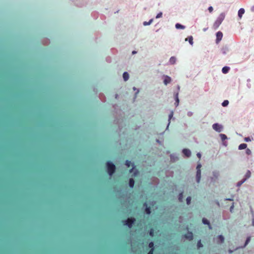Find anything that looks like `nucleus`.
<instances>
[{
    "mask_svg": "<svg viewBox=\"0 0 254 254\" xmlns=\"http://www.w3.org/2000/svg\"><path fill=\"white\" fill-rule=\"evenodd\" d=\"M225 17V14L223 12L220 14L216 20L213 24V27L214 29H216L219 27V26L222 23V21L224 20Z\"/></svg>",
    "mask_w": 254,
    "mask_h": 254,
    "instance_id": "f257e3e1",
    "label": "nucleus"
},
{
    "mask_svg": "<svg viewBox=\"0 0 254 254\" xmlns=\"http://www.w3.org/2000/svg\"><path fill=\"white\" fill-rule=\"evenodd\" d=\"M106 165L109 174L110 176L112 175L115 171V165L110 161H108L106 163Z\"/></svg>",
    "mask_w": 254,
    "mask_h": 254,
    "instance_id": "f03ea898",
    "label": "nucleus"
},
{
    "mask_svg": "<svg viewBox=\"0 0 254 254\" xmlns=\"http://www.w3.org/2000/svg\"><path fill=\"white\" fill-rule=\"evenodd\" d=\"M135 221V218L131 217L127 218V220L125 221H123V222L124 225L127 226L129 228H131L132 226V224L134 223Z\"/></svg>",
    "mask_w": 254,
    "mask_h": 254,
    "instance_id": "7ed1b4c3",
    "label": "nucleus"
},
{
    "mask_svg": "<svg viewBox=\"0 0 254 254\" xmlns=\"http://www.w3.org/2000/svg\"><path fill=\"white\" fill-rule=\"evenodd\" d=\"M201 167V165L199 164L197 165V167H196V182L197 183H199L200 181V179H201V170H200V168Z\"/></svg>",
    "mask_w": 254,
    "mask_h": 254,
    "instance_id": "20e7f679",
    "label": "nucleus"
},
{
    "mask_svg": "<svg viewBox=\"0 0 254 254\" xmlns=\"http://www.w3.org/2000/svg\"><path fill=\"white\" fill-rule=\"evenodd\" d=\"M180 89V87L179 85L177 86V91L174 93V97L175 99V104L176 106H178L179 104V92Z\"/></svg>",
    "mask_w": 254,
    "mask_h": 254,
    "instance_id": "39448f33",
    "label": "nucleus"
},
{
    "mask_svg": "<svg viewBox=\"0 0 254 254\" xmlns=\"http://www.w3.org/2000/svg\"><path fill=\"white\" fill-rule=\"evenodd\" d=\"M223 37V33L221 31H218L216 33V43L217 44L219 43L220 41L222 40Z\"/></svg>",
    "mask_w": 254,
    "mask_h": 254,
    "instance_id": "423d86ee",
    "label": "nucleus"
},
{
    "mask_svg": "<svg viewBox=\"0 0 254 254\" xmlns=\"http://www.w3.org/2000/svg\"><path fill=\"white\" fill-rule=\"evenodd\" d=\"M212 127L215 130L219 132L221 131L222 128V126L217 123L214 124L212 126Z\"/></svg>",
    "mask_w": 254,
    "mask_h": 254,
    "instance_id": "0eeeda50",
    "label": "nucleus"
},
{
    "mask_svg": "<svg viewBox=\"0 0 254 254\" xmlns=\"http://www.w3.org/2000/svg\"><path fill=\"white\" fill-rule=\"evenodd\" d=\"M164 79L163 81L164 84L167 85L168 83H170L171 81V78L168 75H164Z\"/></svg>",
    "mask_w": 254,
    "mask_h": 254,
    "instance_id": "6e6552de",
    "label": "nucleus"
},
{
    "mask_svg": "<svg viewBox=\"0 0 254 254\" xmlns=\"http://www.w3.org/2000/svg\"><path fill=\"white\" fill-rule=\"evenodd\" d=\"M184 237L190 241L193 239V234L191 232H189L184 235Z\"/></svg>",
    "mask_w": 254,
    "mask_h": 254,
    "instance_id": "1a4fd4ad",
    "label": "nucleus"
},
{
    "mask_svg": "<svg viewBox=\"0 0 254 254\" xmlns=\"http://www.w3.org/2000/svg\"><path fill=\"white\" fill-rule=\"evenodd\" d=\"M143 206L145 207V212L147 214L149 215L151 213V208L150 206H147L146 202L143 203Z\"/></svg>",
    "mask_w": 254,
    "mask_h": 254,
    "instance_id": "9d476101",
    "label": "nucleus"
},
{
    "mask_svg": "<svg viewBox=\"0 0 254 254\" xmlns=\"http://www.w3.org/2000/svg\"><path fill=\"white\" fill-rule=\"evenodd\" d=\"M183 153L186 156L188 157H190L191 155V152L188 149H184L183 150Z\"/></svg>",
    "mask_w": 254,
    "mask_h": 254,
    "instance_id": "9b49d317",
    "label": "nucleus"
},
{
    "mask_svg": "<svg viewBox=\"0 0 254 254\" xmlns=\"http://www.w3.org/2000/svg\"><path fill=\"white\" fill-rule=\"evenodd\" d=\"M245 13V9L243 8H240L238 11V16L241 18L243 14Z\"/></svg>",
    "mask_w": 254,
    "mask_h": 254,
    "instance_id": "f8f14e48",
    "label": "nucleus"
},
{
    "mask_svg": "<svg viewBox=\"0 0 254 254\" xmlns=\"http://www.w3.org/2000/svg\"><path fill=\"white\" fill-rule=\"evenodd\" d=\"M186 41H189V42L190 43V44L191 45H193V37L192 36H189L188 38H187L186 39H185Z\"/></svg>",
    "mask_w": 254,
    "mask_h": 254,
    "instance_id": "ddd939ff",
    "label": "nucleus"
},
{
    "mask_svg": "<svg viewBox=\"0 0 254 254\" xmlns=\"http://www.w3.org/2000/svg\"><path fill=\"white\" fill-rule=\"evenodd\" d=\"M230 67L228 66H224L222 68V71L223 73L226 74L228 72Z\"/></svg>",
    "mask_w": 254,
    "mask_h": 254,
    "instance_id": "4468645a",
    "label": "nucleus"
},
{
    "mask_svg": "<svg viewBox=\"0 0 254 254\" xmlns=\"http://www.w3.org/2000/svg\"><path fill=\"white\" fill-rule=\"evenodd\" d=\"M123 78L125 81H127L129 78V74L127 72L123 73Z\"/></svg>",
    "mask_w": 254,
    "mask_h": 254,
    "instance_id": "2eb2a0df",
    "label": "nucleus"
},
{
    "mask_svg": "<svg viewBox=\"0 0 254 254\" xmlns=\"http://www.w3.org/2000/svg\"><path fill=\"white\" fill-rule=\"evenodd\" d=\"M202 222L204 224H207L209 226V227L210 229H211V226H210V223L209 222V221L208 220H207L205 218H203L202 219Z\"/></svg>",
    "mask_w": 254,
    "mask_h": 254,
    "instance_id": "dca6fc26",
    "label": "nucleus"
},
{
    "mask_svg": "<svg viewBox=\"0 0 254 254\" xmlns=\"http://www.w3.org/2000/svg\"><path fill=\"white\" fill-rule=\"evenodd\" d=\"M176 61V59L175 57H172L170 59L169 62L171 64H175Z\"/></svg>",
    "mask_w": 254,
    "mask_h": 254,
    "instance_id": "f3484780",
    "label": "nucleus"
},
{
    "mask_svg": "<svg viewBox=\"0 0 254 254\" xmlns=\"http://www.w3.org/2000/svg\"><path fill=\"white\" fill-rule=\"evenodd\" d=\"M247 144L242 143V144H240V145L239 146V149H240V150L244 149H246L247 148Z\"/></svg>",
    "mask_w": 254,
    "mask_h": 254,
    "instance_id": "a211bd4d",
    "label": "nucleus"
},
{
    "mask_svg": "<svg viewBox=\"0 0 254 254\" xmlns=\"http://www.w3.org/2000/svg\"><path fill=\"white\" fill-rule=\"evenodd\" d=\"M134 185V181L132 178H131L129 180V186L130 188H132Z\"/></svg>",
    "mask_w": 254,
    "mask_h": 254,
    "instance_id": "6ab92c4d",
    "label": "nucleus"
},
{
    "mask_svg": "<svg viewBox=\"0 0 254 254\" xmlns=\"http://www.w3.org/2000/svg\"><path fill=\"white\" fill-rule=\"evenodd\" d=\"M175 27L177 29H185V26H184V25H181V24L180 23H177L176 25H175Z\"/></svg>",
    "mask_w": 254,
    "mask_h": 254,
    "instance_id": "aec40b11",
    "label": "nucleus"
},
{
    "mask_svg": "<svg viewBox=\"0 0 254 254\" xmlns=\"http://www.w3.org/2000/svg\"><path fill=\"white\" fill-rule=\"evenodd\" d=\"M127 167H130V166L131 165L132 166V169L133 168L134 165L131 163V162L129 160H127L125 163Z\"/></svg>",
    "mask_w": 254,
    "mask_h": 254,
    "instance_id": "412c9836",
    "label": "nucleus"
},
{
    "mask_svg": "<svg viewBox=\"0 0 254 254\" xmlns=\"http://www.w3.org/2000/svg\"><path fill=\"white\" fill-rule=\"evenodd\" d=\"M246 181V179H243L241 181H239L238 182L237 186V187H240L244 183H245Z\"/></svg>",
    "mask_w": 254,
    "mask_h": 254,
    "instance_id": "4be33fe9",
    "label": "nucleus"
},
{
    "mask_svg": "<svg viewBox=\"0 0 254 254\" xmlns=\"http://www.w3.org/2000/svg\"><path fill=\"white\" fill-rule=\"evenodd\" d=\"M251 176V172L250 171L248 170L245 175V179H246V180H247L248 179L250 178Z\"/></svg>",
    "mask_w": 254,
    "mask_h": 254,
    "instance_id": "5701e85b",
    "label": "nucleus"
},
{
    "mask_svg": "<svg viewBox=\"0 0 254 254\" xmlns=\"http://www.w3.org/2000/svg\"><path fill=\"white\" fill-rule=\"evenodd\" d=\"M148 247L150 248V249H152L153 251H154V244L153 242H150L149 243Z\"/></svg>",
    "mask_w": 254,
    "mask_h": 254,
    "instance_id": "b1692460",
    "label": "nucleus"
},
{
    "mask_svg": "<svg viewBox=\"0 0 254 254\" xmlns=\"http://www.w3.org/2000/svg\"><path fill=\"white\" fill-rule=\"evenodd\" d=\"M220 136L222 141H224L227 138V136L224 134H220Z\"/></svg>",
    "mask_w": 254,
    "mask_h": 254,
    "instance_id": "393cba45",
    "label": "nucleus"
},
{
    "mask_svg": "<svg viewBox=\"0 0 254 254\" xmlns=\"http://www.w3.org/2000/svg\"><path fill=\"white\" fill-rule=\"evenodd\" d=\"M153 21V19H150L148 22L144 21L143 22V25L147 26L150 25Z\"/></svg>",
    "mask_w": 254,
    "mask_h": 254,
    "instance_id": "a878e982",
    "label": "nucleus"
},
{
    "mask_svg": "<svg viewBox=\"0 0 254 254\" xmlns=\"http://www.w3.org/2000/svg\"><path fill=\"white\" fill-rule=\"evenodd\" d=\"M218 239L220 241L221 243H223L224 241V238L222 235H219L218 237Z\"/></svg>",
    "mask_w": 254,
    "mask_h": 254,
    "instance_id": "bb28decb",
    "label": "nucleus"
},
{
    "mask_svg": "<svg viewBox=\"0 0 254 254\" xmlns=\"http://www.w3.org/2000/svg\"><path fill=\"white\" fill-rule=\"evenodd\" d=\"M229 104V101L228 100H224L223 103H222V105L223 107H226Z\"/></svg>",
    "mask_w": 254,
    "mask_h": 254,
    "instance_id": "cd10ccee",
    "label": "nucleus"
},
{
    "mask_svg": "<svg viewBox=\"0 0 254 254\" xmlns=\"http://www.w3.org/2000/svg\"><path fill=\"white\" fill-rule=\"evenodd\" d=\"M197 246L198 248H200L203 247V245L201 243V240H199L197 243Z\"/></svg>",
    "mask_w": 254,
    "mask_h": 254,
    "instance_id": "c85d7f7f",
    "label": "nucleus"
},
{
    "mask_svg": "<svg viewBox=\"0 0 254 254\" xmlns=\"http://www.w3.org/2000/svg\"><path fill=\"white\" fill-rule=\"evenodd\" d=\"M183 198V192H181L179 195V199L180 201H182V199Z\"/></svg>",
    "mask_w": 254,
    "mask_h": 254,
    "instance_id": "c756f323",
    "label": "nucleus"
},
{
    "mask_svg": "<svg viewBox=\"0 0 254 254\" xmlns=\"http://www.w3.org/2000/svg\"><path fill=\"white\" fill-rule=\"evenodd\" d=\"M191 199V198L190 196H188L187 198L186 201H187V203L188 205H189L190 203Z\"/></svg>",
    "mask_w": 254,
    "mask_h": 254,
    "instance_id": "7c9ffc66",
    "label": "nucleus"
},
{
    "mask_svg": "<svg viewBox=\"0 0 254 254\" xmlns=\"http://www.w3.org/2000/svg\"><path fill=\"white\" fill-rule=\"evenodd\" d=\"M149 235L151 237H153L154 235V232L153 228H151L149 231Z\"/></svg>",
    "mask_w": 254,
    "mask_h": 254,
    "instance_id": "2f4dec72",
    "label": "nucleus"
},
{
    "mask_svg": "<svg viewBox=\"0 0 254 254\" xmlns=\"http://www.w3.org/2000/svg\"><path fill=\"white\" fill-rule=\"evenodd\" d=\"M250 240H251V237H248L246 241L245 246H246V245H247L248 244V243L250 242Z\"/></svg>",
    "mask_w": 254,
    "mask_h": 254,
    "instance_id": "473e14b6",
    "label": "nucleus"
},
{
    "mask_svg": "<svg viewBox=\"0 0 254 254\" xmlns=\"http://www.w3.org/2000/svg\"><path fill=\"white\" fill-rule=\"evenodd\" d=\"M246 154L247 155H250L251 154V151L250 149L247 148L246 151Z\"/></svg>",
    "mask_w": 254,
    "mask_h": 254,
    "instance_id": "72a5a7b5",
    "label": "nucleus"
},
{
    "mask_svg": "<svg viewBox=\"0 0 254 254\" xmlns=\"http://www.w3.org/2000/svg\"><path fill=\"white\" fill-rule=\"evenodd\" d=\"M162 16V12H160V13L157 14V16H156V18H159L161 17Z\"/></svg>",
    "mask_w": 254,
    "mask_h": 254,
    "instance_id": "f704fd0d",
    "label": "nucleus"
},
{
    "mask_svg": "<svg viewBox=\"0 0 254 254\" xmlns=\"http://www.w3.org/2000/svg\"><path fill=\"white\" fill-rule=\"evenodd\" d=\"M244 140L246 142H249L251 141V139L249 137H245L244 138Z\"/></svg>",
    "mask_w": 254,
    "mask_h": 254,
    "instance_id": "c9c22d12",
    "label": "nucleus"
},
{
    "mask_svg": "<svg viewBox=\"0 0 254 254\" xmlns=\"http://www.w3.org/2000/svg\"><path fill=\"white\" fill-rule=\"evenodd\" d=\"M173 112H171V113L169 115V121H170L171 118L173 117Z\"/></svg>",
    "mask_w": 254,
    "mask_h": 254,
    "instance_id": "e433bc0d",
    "label": "nucleus"
},
{
    "mask_svg": "<svg viewBox=\"0 0 254 254\" xmlns=\"http://www.w3.org/2000/svg\"><path fill=\"white\" fill-rule=\"evenodd\" d=\"M208 9L209 12H210V13L212 12L213 10V8L211 6H209L208 7Z\"/></svg>",
    "mask_w": 254,
    "mask_h": 254,
    "instance_id": "4c0bfd02",
    "label": "nucleus"
},
{
    "mask_svg": "<svg viewBox=\"0 0 254 254\" xmlns=\"http://www.w3.org/2000/svg\"><path fill=\"white\" fill-rule=\"evenodd\" d=\"M154 251H153L152 249H150L147 254H153Z\"/></svg>",
    "mask_w": 254,
    "mask_h": 254,
    "instance_id": "58836bf2",
    "label": "nucleus"
},
{
    "mask_svg": "<svg viewBox=\"0 0 254 254\" xmlns=\"http://www.w3.org/2000/svg\"><path fill=\"white\" fill-rule=\"evenodd\" d=\"M197 156L199 158H200L201 157V154H200V153H198L197 154Z\"/></svg>",
    "mask_w": 254,
    "mask_h": 254,
    "instance_id": "ea45409f",
    "label": "nucleus"
},
{
    "mask_svg": "<svg viewBox=\"0 0 254 254\" xmlns=\"http://www.w3.org/2000/svg\"><path fill=\"white\" fill-rule=\"evenodd\" d=\"M233 207H234V205H232L230 207V211L232 212V210L233 209Z\"/></svg>",
    "mask_w": 254,
    "mask_h": 254,
    "instance_id": "a19ab883",
    "label": "nucleus"
},
{
    "mask_svg": "<svg viewBox=\"0 0 254 254\" xmlns=\"http://www.w3.org/2000/svg\"><path fill=\"white\" fill-rule=\"evenodd\" d=\"M251 11L254 12V5L251 7Z\"/></svg>",
    "mask_w": 254,
    "mask_h": 254,
    "instance_id": "79ce46f5",
    "label": "nucleus"
},
{
    "mask_svg": "<svg viewBox=\"0 0 254 254\" xmlns=\"http://www.w3.org/2000/svg\"><path fill=\"white\" fill-rule=\"evenodd\" d=\"M135 53H136V51H133L132 52V54H135Z\"/></svg>",
    "mask_w": 254,
    "mask_h": 254,
    "instance_id": "37998d69",
    "label": "nucleus"
},
{
    "mask_svg": "<svg viewBox=\"0 0 254 254\" xmlns=\"http://www.w3.org/2000/svg\"><path fill=\"white\" fill-rule=\"evenodd\" d=\"M253 225L254 226V219L253 220Z\"/></svg>",
    "mask_w": 254,
    "mask_h": 254,
    "instance_id": "c03bdc74",
    "label": "nucleus"
},
{
    "mask_svg": "<svg viewBox=\"0 0 254 254\" xmlns=\"http://www.w3.org/2000/svg\"><path fill=\"white\" fill-rule=\"evenodd\" d=\"M227 200H233L232 199H227Z\"/></svg>",
    "mask_w": 254,
    "mask_h": 254,
    "instance_id": "a18cd8bd",
    "label": "nucleus"
}]
</instances>
